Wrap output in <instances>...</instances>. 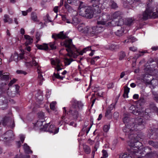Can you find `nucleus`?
<instances>
[{"label":"nucleus","mask_w":158,"mask_h":158,"mask_svg":"<svg viewBox=\"0 0 158 158\" xmlns=\"http://www.w3.org/2000/svg\"><path fill=\"white\" fill-rule=\"evenodd\" d=\"M132 123H130L125 125V126L123 128V131L126 133V135H127L128 137L132 139L135 137L132 136L130 137L131 135L134 134L135 131L140 130L144 128V123L142 118H136L134 119H133Z\"/></svg>","instance_id":"f257e3e1"},{"label":"nucleus","mask_w":158,"mask_h":158,"mask_svg":"<svg viewBox=\"0 0 158 158\" xmlns=\"http://www.w3.org/2000/svg\"><path fill=\"white\" fill-rule=\"evenodd\" d=\"M92 6V9L85 6L84 3L81 2L78 8L79 14L83 17L90 19L93 17L94 12L98 13L100 12V9L98 4H93Z\"/></svg>","instance_id":"f03ea898"},{"label":"nucleus","mask_w":158,"mask_h":158,"mask_svg":"<svg viewBox=\"0 0 158 158\" xmlns=\"http://www.w3.org/2000/svg\"><path fill=\"white\" fill-rule=\"evenodd\" d=\"M153 8L151 6V4H148L146 10L143 12L142 15H139L138 17L140 20L142 19L143 21L147 20L150 18V15L153 12Z\"/></svg>","instance_id":"7ed1b4c3"},{"label":"nucleus","mask_w":158,"mask_h":158,"mask_svg":"<svg viewBox=\"0 0 158 158\" xmlns=\"http://www.w3.org/2000/svg\"><path fill=\"white\" fill-rule=\"evenodd\" d=\"M154 111L157 113L158 115V109L153 103L150 104V108L145 110V112L144 115V118L146 120H148L151 116L152 112Z\"/></svg>","instance_id":"20e7f679"},{"label":"nucleus","mask_w":158,"mask_h":158,"mask_svg":"<svg viewBox=\"0 0 158 158\" xmlns=\"http://www.w3.org/2000/svg\"><path fill=\"white\" fill-rule=\"evenodd\" d=\"M104 29V27L102 26H97L92 27L89 28V34L91 36L96 35L98 34L103 31Z\"/></svg>","instance_id":"39448f33"},{"label":"nucleus","mask_w":158,"mask_h":158,"mask_svg":"<svg viewBox=\"0 0 158 158\" xmlns=\"http://www.w3.org/2000/svg\"><path fill=\"white\" fill-rule=\"evenodd\" d=\"M144 79L146 80L148 84L152 85L153 88L158 84V80L153 79L152 76L150 75L146 74L144 77Z\"/></svg>","instance_id":"423d86ee"},{"label":"nucleus","mask_w":158,"mask_h":158,"mask_svg":"<svg viewBox=\"0 0 158 158\" xmlns=\"http://www.w3.org/2000/svg\"><path fill=\"white\" fill-rule=\"evenodd\" d=\"M137 135L136 136V138H134V142L131 143L130 146L133 150H137L142 146V143L139 141L142 139Z\"/></svg>","instance_id":"0eeeda50"},{"label":"nucleus","mask_w":158,"mask_h":158,"mask_svg":"<svg viewBox=\"0 0 158 158\" xmlns=\"http://www.w3.org/2000/svg\"><path fill=\"white\" fill-rule=\"evenodd\" d=\"M110 18V16L108 14H104L99 17V20L98 21L97 23L98 25H105L106 23Z\"/></svg>","instance_id":"6e6552de"},{"label":"nucleus","mask_w":158,"mask_h":158,"mask_svg":"<svg viewBox=\"0 0 158 158\" xmlns=\"http://www.w3.org/2000/svg\"><path fill=\"white\" fill-rule=\"evenodd\" d=\"M124 19L122 18L119 19L117 21H115L114 20H112L111 22H109L107 23L108 25L109 26H121L123 25L124 23Z\"/></svg>","instance_id":"1a4fd4ad"},{"label":"nucleus","mask_w":158,"mask_h":158,"mask_svg":"<svg viewBox=\"0 0 158 158\" xmlns=\"http://www.w3.org/2000/svg\"><path fill=\"white\" fill-rule=\"evenodd\" d=\"M69 115L72 117L74 120H76L79 116V114L74 107L72 106L69 111Z\"/></svg>","instance_id":"9d476101"},{"label":"nucleus","mask_w":158,"mask_h":158,"mask_svg":"<svg viewBox=\"0 0 158 158\" xmlns=\"http://www.w3.org/2000/svg\"><path fill=\"white\" fill-rule=\"evenodd\" d=\"M64 44L66 48H67L66 50L67 52L75 47L72 44V40L71 39L65 40L64 42Z\"/></svg>","instance_id":"9b49d317"},{"label":"nucleus","mask_w":158,"mask_h":158,"mask_svg":"<svg viewBox=\"0 0 158 158\" xmlns=\"http://www.w3.org/2000/svg\"><path fill=\"white\" fill-rule=\"evenodd\" d=\"M52 37L55 40L58 39H64L68 37L67 35L64 33V31L60 32L58 34H54L52 35Z\"/></svg>","instance_id":"f8f14e48"},{"label":"nucleus","mask_w":158,"mask_h":158,"mask_svg":"<svg viewBox=\"0 0 158 158\" xmlns=\"http://www.w3.org/2000/svg\"><path fill=\"white\" fill-rule=\"evenodd\" d=\"M70 50L68 52L67 55L69 57H73L75 58H76L78 55L79 52L76 50L75 46Z\"/></svg>","instance_id":"ddd939ff"},{"label":"nucleus","mask_w":158,"mask_h":158,"mask_svg":"<svg viewBox=\"0 0 158 158\" xmlns=\"http://www.w3.org/2000/svg\"><path fill=\"white\" fill-rule=\"evenodd\" d=\"M113 108L114 106L111 104L109 106L106 110L105 116L109 119H111L112 118V114L111 111Z\"/></svg>","instance_id":"4468645a"},{"label":"nucleus","mask_w":158,"mask_h":158,"mask_svg":"<svg viewBox=\"0 0 158 158\" xmlns=\"http://www.w3.org/2000/svg\"><path fill=\"white\" fill-rule=\"evenodd\" d=\"M59 130V128H56L54 125H51L49 127L48 131L50 133H53L55 134L58 132Z\"/></svg>","instance_id":"2eb2a0df"},{"label":"nucleus","mask_w":158,"mask_h":158,"mask_svg":"<svg viewBox=\"0 0 158 158\" xmlns=\"http://www.w3.org/2000/svg\"><path fill=\"white\" fill-rule=\"evenodd\" d=\"M24 38L26 40L24 44L25 46H27L31 44L33 41V39L31 38L30 36L28 35H24Z\"/></svg>","instance_id":"dca6fc26"},{"label":"nucleus","mask_w":158,"mask_h":158,"mask_svg":"<svg viewBox=\"0 0 158 158\" xmlns=\"http://www.w3.org/2000/svg\"><path fill=\"white\" fill-rule=\"evenodd\" d=\"M123 13L120 11H116L114 12L111 15L112 17L114 19H119L122 18Z\"/></svg>","instance_id":"f3484780"},{"label":"nucleus","mask_w":158,"mask_h":158,"mask_svg":"<svg viewBox=\"0 0 158 158\" xmlns=\"http://www.w3.org/2000/svg\"><path fill=\"white\" fill-rule=\"evenodd\" d=\"M37 71L38 73V78L40 81L39 84L41 85L42 84V82L44 80V78L43 77V76L41 74V72L40 71L39 65L38 66L37 68Z\"/></svg>","instance_id":"a211bd4d"},{"label":"nucleus","mask_w":158,"mask_h":158,"mask_svg":"<svg viewBox=\"0 0 158 158\" xmlns=\"http://www.w3.org/2000/svg\"><path fill=\"white\" fill-rule=\"evenodd\" d=\"M6 135L7 136L5 137L4 139H9L10 140L14 136L13 131L11 130H9L5 133Z\"/></svg>","instance_id":"6ab92c4d"},{"label":"nucleus","mask_w":158,"mask_h":158,"mask_svg":"<svg viewBox=\"0 0 158 158\" xmlns=\"http://www.w3.org/2000/svg\"><path fill=\"white\" fill-rule=\"evenodd\" d=\"M109 6L111 9H116L118 6L116 2L113 0H110L109 2Z\"/></svg>","instance_id":"aec40b11"},{"label":"nucleus","mask_w":158,"mask_h":158,"mask_svg":"<svg viewBox=\"0 0 158 158\" xmlns=\"http://www.w3.org/2000/svg\"><path fill=\"white\" fill-rule=\"evenodd\" d=\"M23 148L25 153L29 154L32 153V151L30 149L29 147L26 143H24L23 145Z\"/></svg>","instance_id":"412c9836"},{"label":"nucleus","mask_w":158,"mask_h":158,"mask_svg":"<svg viewBox=\"0 0 158 158\" xmlns=\"http://www.w3.org/2000/svg\"><path fill=\"white\" fill-rule=\"evenodd\" d=\"M135 19L132 18H128L125 19L124 24L128 26H130L133 23Z\"/></svg>","instance_id":"4be33fe9"},{"label":"nucleus","mask_w":158,"mask_h":158,"mask_svg":"<svg viewBox=\"0 0 158 158\" xmlns=\"http://www.w3.org/2000/svg\"><path fill=\"white\" fill-rule=\"evenodd\" d=\"M151 150H152V149L150 147L148 146L145 147L143 149L142 152H140V153L142 155L143 154L145 156L146 155V154L150 152Z\"/></svg>","instance_id":"5701e85b"},{"label":"nucleus","mask_w":158,"mask_h":158,"mask_svg":"<svg viewBox=\"0 0 158 158\" xmlns=\"http://www.w3.org/2000/svg\"><path fill=\"white\" fill-rule=\"evenodd\" d=\"M36 46L39 49L46 50L48 49V45L45 44H44L42 45L37 44Z\"/></svg>","instance_id":"b1692460"},{"label":"nucleus","mask_w":158,"mask_h":158,"mask_svg":"<svg viewBox=\"0 0 158 158\" xmlns=\"http://www.w3.org/2000/svg\"><path fill=\"white\" fill-rule=\"evenodd\" d=\"M4 18L3 19L4 23L8 22L9 23H12L13 22L12 19L10 18L9 15H4Z\"/></svg>","instance_id":"393cba45"},{"label":"nucleus","mask_w":158,"mask_h":158,"mask_svg":"<svg viewBox=\"0 0 158 158\" xmlns=\"http://www.w3.org/2000/svg\"><path fill=\"white\" fill-rule=\"evenodd\" d=\"M140 0H123L124 4L128 3L130 5H132L134 3H135L140 1Z\"/></svg>","instance_id":"a878e982"},{"label":"nucleus","mask_w":158,"mask_h":158,"mask_svg":"<svg viewBox=\"0 0 158 158\" xmlns=\"http://www.w3.org/2000/svg\"><path fill=\"white\" fill-rule=\"evenodd\" d=\"M51 63L52 64L54 65H57L60 64V61L58 59H56L55 60L53 58L50 59Z\"/></svg>","instance_id":"bb28decb"},{"label":"nucleus","mask_w":158,"mask_h":158,"mask_svg":"<svg viewBox=\"0 0 158 158\" xmlns=\"http://www.w3.org/2000/svg\"><path fill=\"white\" fill-rule=\"evenodd\" d=\"M74 105L77 106L78 107L80 108L82 107L83 106V104L80 101H78L76 100H74L73 101V106Z\"/></svg>","instance_id":"cd10ccee"},{"label":"nucleus","mask_w":158,"mask_h":158,"mask_svg":"<svg viewBox=\"0 0 158 158\" xmlns=\"http://www.w3.org/2000/svg\"><path fill=\"white\" fill-rule=\"evenodd\" d=\"M123 32V29L122 27L118 29L115 32V35L118 36H120L122 35Z\"/></svg>","instance_id":"c85d7f7f"},{"label":"nucleus","mask_w":158,"mask_h":158,"mask_svg":"<svg viewBox=\"0 0 158 158\" xmlns=\"http://www.w3.org/2000/svg\"><path fill=\"white\" fill-rule=\"evenodd\" d=\"M123 121L124 123H127L129 122V115L128 114H124Z\"/></svg>","instance_id":"c756f323"},{"label":"nucleus","mask_w":158,"mask_h":158,"mask_svg":"<svg viewBox=\"0 0 158 158\" xmlns=\"http://www.w3.org/2000/svg\"><path fill=\"white\" fill-rule=\"evenodd\" d=\"M5 74L3 75L1 77V79L2 81H8L9 79V73H4Z\"/></svg>","instance_id":"7c9ffc66"},{"label":"nucleus","mask_w":158,"mask_h":158,"mask_svg":"<svg viewBox=\"0 0 158 158\" xmlns=\"http://www.w3.org/2000/svg\"><path fill=\"white\" fill-rule=\"evenodd\" d=\"M18 55L16 53H15L13 55H12L11 57V59H13L14 60L17 61L18 60ZM12 61V60L10 59L9 61L10 62Z\"/></svg>","instance_id":"2f4dec72"},{"label":"nucleus","mask_w":158,"mask_h":158,"mask_svg":"<svg viewBox=\"0 0 158 158\" xmlns=\"http://www.w3.org/2000/svg\"><path fill=\"white\" fill-rule=\"evenodd\" d=\"M80 21L78 19V18L76 17H74L73 18L72 21H71V23L74 25H76L78 24Z\"/></svg>","instance_id":"473e14b6"},{"label":"nucleus","mask_w":158,"mask_h":158,"mask_svg":"<svg viewBox=\"0 0 158 158\" xmlns=\"http://www.w3.org/2000/svg\"><path fill=\"white\" fill-rule=\"evenodd\" d=\"M139 53L142 54H137L134 57V58L137 59L140 57L141 56L143 55L144 53H148V51L147 50H145L143 51H139Z\"/></svg>","instance_id":"72a5a7b5"},{"label":"nucleus","mask_w":158,"mask_h":158,"mask_svg":"<svg viewBox=\"0 0 158 158\" xmlns=\"http://www.w3.org/2000/svg\"><path fill=\"white\" fill-rule=\"evenodd\" d=\"M83 149L85 152L87 154H89L91 152V149L87 145H83Z\"/></svg>","instance_id":"f704fd0d"},{"label":"nucleus","mask_w":158,"mask_h":158,"mask_svg":"<svg viewBox=\"0 0 158 158\" xmlns=\"http://www.w3.org/2000/svg\"><path fill=\"white\" fill-rule=\"evenodd\" d=\"M148 143L150 145L154 148H157L158 147V142H154L152 140H150L148 141Z\"/></svg>","instance_id":"c9c22d12"},{"label":"nucleus","mask_w":158,"mask_h":158,"mask_svg":"<svg viewBox=\"0 0 158 158\" xmlns=\"http://www.w3.org/2000/svg\"><path fill=\"white\" fill-rule=\"evenodd\" d=\"M82 29V33H83L85 34H88L89 33V27L88 26H85L84 24V26Z\"/></svg>","instance_id":"e433bc0d"},{"label":"nucleus","mask_w":158,"mask_h":158,"mask_svg":"<svg viewBox=\"0 0 158 158\" xmlns=\"http://www.w3.org/2000/svg\"><path fill=\"white\" fill-rule=\"evenodd\" d=\"M64 6L66 9L69 12L72 11L73 10L72 7L68 4L66 2H65Z\"/></svg>","instance_id":"4c0bfd02"},{"label":"nucleus","mask_w":158,"mask_h":158,"mask_svg":"<svg viewBox=\"0 0 158 158\" xmlns=\"http://www.w3.org/2000/svg\"><path fill=\"white\" fill-rule=\"evenodd\" d=\"M61 16L62 20L68 23H70L71 21L67 18V16L65 15H60Z\"/></svg>","instance_id":"58836bf2"},{"label":"nucleus","mask_w":158,"mask_h":158,"mask_svg":"<svg viewBox=\"0 0 158 158\" xmlns=\"http://www.w3.org/2000/svg\"><path fill=\"white\" fill-rule=\"evenodd\" d=\"M7 93L8 95L12 97H14L18 94L16 93V92L15 91H10L8 90Z\"/></svg>","instance_id":"ea45409f"},{"label":"nucleus","mask_w":158,"mask_h":158,"mask_svg":"<svg viewBox=\"0 0 158 158\" xmlns=\"http://www.w3.org/2000/svg\"><path fill=\"white\" fill-rule=\"evenodd\" d=\"M73 61V60L72 59H69L68 58H65L64 59V62L65 65H68L70 64L71 62Z\"/></svg>","instance_id":"a19ab883"},{"label":"nucleus","mask_w":158,"mask_h":158,"mask_svg":"<svg viewBox=\"0 0 158 158\" xmlns=\"http://www.w3.org/2000/svg\"><path fill=\"white\" fill-rule=\"evenodd\" d=\"M32 61L27 62V63L29 65L32 66L33 65L36 66L37 65L38 63L36 62L35 60L34 59V57H32Z\"/></svg>","instance_id":"79ce46f5"},{"label":"nucleus","mask_w":158,"mask_h":158,"mask_svg":"<svg viewBox=\"0 0 158 158\" xmlns=\"http://www.w3.org/2000/svg\"><path fill=\"white\" fill-rule=\"evenodd\" d=\"M91 50V47H88L87 48H84L82 51L80 52L79 53L78 55L80 54L81 55H82L83 54V53L85 52L86 51H87V50Z\"/></svg>","instance_id":"37998d69"},{"label":"nucleus","mask_w":158,"mask_h":158,"mask_svg":"<svg viewBox=\"0 0 158 158\" xmlns=\"http://www.w3.org/2000/svg\"><path fill=\"white\" fill-rule=\"evenodd\" d=\"M10 121V119L9 118L5 117L2 121V124L4 126L6 125Z\"/></svg>","instance_id":"c03bdc74"},{"label":"nucleus","mask_w":158,"mask_h":158,"mask_svg":"<svg viewBox=\"0 0 158 158\" xmlns=\"http://www.w3.org/2000/svg\"><path fill=\"white\" fill-rule=\"evenodd\" d=\"M120 47L118 45L112 44L111 46V49L113 51H116L119 49Z\"/></svg>","instance_id":"a18cd8bd"},{"label":"nucleus","mask_w":158,"mask_h":158,"mask_svg":"<svg viewBox=\"0 0 158 158\" xmlns=\"http://www.w3.org/2000/svg\"><path fill=\"white\" fill-rule=\"evenodd\" d=\"M31 18L34 21H36L37 20V16L35 13L32 12L31 14Z\"/></svg>","instance_id":"49530a36"},{"label":"nucleus","mask_w":158,"mask_h":158,"mask_svg":"<svg viewBox=\"0 0 158 158\" xmlns=\"http://www.w3.org/2000/svg\"><path fill=\"white\" fill-rule=\"evenodd\" d=\"M158 17V11H157L156 12H154L152 15H150V19H155Z\"/></svg>","instance_id":"de8ad7c7"},{"label":"nucleus","mask_w":158,"mask_h":158,"mask_svg":"<svg viewBox=\"0 0 158 158\" xmlns=\"http://www.w3.org/2000/svg\"><path fill=\"white\" fill-rule=\"evenodd\" d=\"M126 54L123 51L121 52L119 55V59L122 60L125 57Z\"/></svg>","instance_id":"09e8293b"},{"label":"nucleus","mask_w":158,"mask_h":158,"mask_svg":"<svg viewBox=\"0 0 158 158\" xmlns=\"http://www.w3.org/2000/svg\"><path fill=\"white\" fill-rule=\"evenodd\" d=\"M49 45L52 50H54L56 48V46L55 45V42L53 43H49Z\"/></svg>","instance_id":"8fccbe9b"},{"label":"nucleus","mask_w":158,"mask_h":158,"mask_svg":"<svg viewBox=\"0 0 158 158\" xmlns=\"http://www.w3.org/2000/svg\"><path fill=\"white\" fill-rule=\"evenodd\" d=\"M84 26V24H79L77 26V28L78 31L81 33Z\"/></svg>","instance_id":"3c124183"},{"label":"nucleus","mask_w":158,"mask_h":158,"mask_svg":"<svg viewBox=\"0 0 158 158\" xmlns=\"http://www.w3.org/2000/svg\"><path fill=\"white\" fill-rule=\"evenodd\" d=\"M44 121V120H41L40 119H39L38 121H37V123H36V125L37 127H42L43 124V123Z\"/></svg>","instance_id":"603ef678"},{"label":"nucleus","mask_w":158,"mask_h":158,"mask_svg":"<svg viewBox=\"0 0 158 158\" xmlns=\"http://www.w3.org/2000/svg\"><path fill=\"white\" fill-rule=\"evenodd\" d=\"M128 40L127 41V42H130L133 43L136 40V39L134 37L130 36L128 38Z\"/></svg>","instance_id":"864d4df0"},{"label":"nucleus","mask_w":158,"mask_h":158,"mask_svg":"<svg viewBox=\"0 0 158 158\" xmlns=\"http://www.w3.org/2000/svg\"><path fill=\"white\" fill-rule=\"evenodd\" d=\"M130 89V88L127 87V86H125L124 87V95L125 94H126L127 96L128 95V94L129 92Z\"/></svg>","instance_id":"5fc2aeb1"},{"label":"nucleus","mask_w":158,"mask_h":158,"mask_svg":"<svg viewBox=\"0 0 158 158\" xmlns=\"http://www.w3.org/2000/svg\"><path fill=\"white\" fill-rule=\"evenodd\" d=\"M44 113L42 112H40L38 114V117L42 119V120L43 118H44Z\"/></svg>","instance_id":"6e6d98bb"},{"label":"nucleus","mask_w":158,"mask_h":158,"mask_svg":"<svg viewBox=\"0 0 158 158\" xmlns=\"http://www.w3.org/2000/svg\"><path fill=\"white\" fill-rule=\"evenodd\" d=\"M100 58L99 56H97L92 58L90 61V63L92 64H94L95 63V60L96 59H98Z\"/></svg>","instance_id":"4d7b16f0"},{"label":"nucleus","mask_w":158,"mask_h":158,"mask_svg":"<svg viewBox=\"0 0 158 158\" xmlns=\"http://www.w3.org/2000/svg\"><path fill=\"white\" fill-rule=\"evenodd\" d=\"M56 102H52L50 104V107L51 109L53 110H55V105L56 104Z\"/></svg>","instance_id":"13d9d810"},{"label":"nucleus","mask_w":158,"mask_h":158,"mask_svg":"<svg viewBox=\"0 0 158 158\" xmlns=\"http://www.w3.org/2000/svg\"><path fill=\"white\" fill-rule=\"evenodd\" d=\"M65 115L64 114H63L62 116L61 117V119H62L63 122L65 123V124H67L69 121L66 119V118L65 117Z\"/></svg>","instance_id":"bf43d9fd"},{"label":"nucleus","mask_w":158,"mask_h":158,"mask_svg":"<svg viewBox=\"0 0 158 158\" xmlns=\"http://www.w3.org/2000/svg\"><path fill=\"white\" fill-rule=\"evenodd\" d=\"M36 39L37 40L36 41V43H37L40 40V33L39 32H37L36 33V34L35 36Z\"/></svg>","instance_id":"052dcab7"},{"label":"nucleus","mask_w":158,"mask_h":158,"mask_svg":"<svg viewBox=\"0 0 158 158\" xmlns=\"http://www.w3.org/2000/svg\"><path fill=\"white\" fill-rule=\"evenodd\" d=\"M153 153L152 151V150H151L150 152H149L147 154H146L145 156L148 158H151L153 156Z\"/></svg>","instance_id":"680f3d73"},{"label":"nucleus","mask_w":158,"mask_h":158,"mask_svg":"<svg viewBox=\"0 0 158 158\" xmlns=\"http://www.w3.org/2000/svg\"><path fill=\"white\" fill-rule=\"evenodd\" d=\"M109 129L110 127L108 125H105L103 127V130L105 132H107Z\"/></svg>","instance_id":"e2e57ef3"},{"label":"nucleus","mask_w":158,"mask_h":158,"mask_svg":"<svg viewBox=\"0 0 158 158\" xmlns=\"http://www.w3.org/2000/svg\"><path fill=\"white\" fill-rule=\"evenodd\" d=\"M130 112L135 115H138L139 114V111L138 109H135L134 110Z\"/></svg>","instance_id":"0e129e2a"},{"label":"nucleus","mask_w":158,"mask_h":158,"mask_svg":"<svg viewBox=\"0 0 158 158\" xmlns=\"http://www.w3.org/2000/svg\"><path fill=\"white\" fill-rule=\"evenodd\" d=\"M156 58H152L149 59L148 61V64H150L152 63L153 62H156Z\"/></svg>","instance_id":"69168bd1"},{"label":"nucleus","mask_w":158,"mask_h":158,"mask_svg":"<svg viewBox=\"0 0 158 158\" xmlns=\"http://www.w3.org/2000/svg\"><path fill=\"white\" fill-rule=\"evenodd\" d=\"M117 143V140H114L112 144V146H113V147L111 148V149L113 150L114 149V148L116 146Z\"/></svg>","instance_id":"338daca9"},{"label":"nucleus","mask_w":158,"mask_h":158,"mask_svg":"<svg viewBox=\"0 0 158 158\" xmlns=\"http://www.w3.org/2000/svg\"><path fill=\"white\" fill-rule=\"evenodd\" d=\"M17 80L15 78L11 80L9 83L8 85L9 86H11L13 84L15 83L16 81Z\"/></svg>","instance_id":"774afa93"}]
</instances>
